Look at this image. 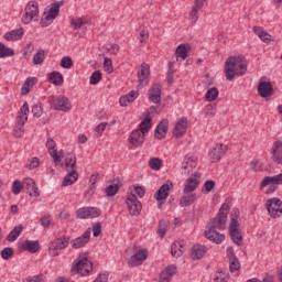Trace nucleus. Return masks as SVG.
<instances>
[{"label":"nucleus","instance_id":"1","mask_svg":"<svg viewBox=\"0 0 282 282\" xmlns=\"http://www.w3.org/2000/svg\"><path fill=\"white\" fill-rule=\"evenodd\" d=\"M230 207L225 203L221 205L218 214L207 224V230H205V237L212 243L219 246L226 241V235L219 234L217 230H224L226 228V221H228V210Z\"/></svg>","mask_w":282,"mask_h":282},{"label":"nucleus","instance_id":"2","mask_svg":"<svg viewBox=\"0 0 282 282\" xmlns=\"http://www.w3.org/2000/svg\"><path fill=\"white\" fill-rule=\"evenodd\" d=\"M248 64L245 56H230L225 62V76L227 80H235V76H246Z\"/></svg>","mask_w":282,"mask_h":282},{"label":"nucleus","instance_id":"3","mask_svg":"<svg viewBox=\"0 0 282 282\" xmlns=\"http://www.w3.org/2000/svg\"><path fill=\"white\" fill-rule=\"evenodd\" d=\"M202 174L199 172H194L185 182V187L183 189V197L180 199V207L186 208L195 204L197 195L193 193L199 186V180Z\"/></svg>","mask_w":282,"mask_h":282},{"label":"nucleus","instance_id":"4","mask_svg":"<svg viewBox=\"0 0 282 282\" xmlns=\"http://www.w3.org/2000/svg\"><path fill=\"white\" fill-rule=\"evenodd\" d=\"M94 270V263L87 259V253H80L78 258L73 262L70 274H82V276H87Z\"/></svg>","mask_w":282,"mask_h":282},{"label":"nucleus","instance_id":"5","mask_svg":"<svg viewBox=\"0 0 282 282\" xmlns=\"http://www.w3.org/2000/svg\"><path fill=\"white\" fill-rule=\"evenodd\" d=\"M28 113H30V106L28 105V101H25L18 112L14 133L15 138H23L24 126L25 122H28Z\"/></svg>","mask_w":282,"mask_h":282},{"label":"nucleus","instance_id":"6","mask_svg":"<svg viewBox=\"0 0 282 282\" xmlns=\"http://www.w3.org/2000/svg\"><path fill=\"white\" fill-rule=\"evenodd\" d=\"M24 12L25 14L22 17V23L25 25L32 23V21H39V2L30 1L25 7Z\"/></svg>","mask_w":282,"mask_h":282},{"label":"nucleus","instance_id":"7","mask_svg":"<svg viewBox=\"0 0 282 282\" xmlns=\"http://www.w3.org/2000/svg\"><path fill=\"white\" fill-rule=\"evenodd\" d=\"M239 220H237V218H231L229 225V235L234 243L241 247L243 246V236L241 235V229H239Z\"/></svg>","mask_w":282,"mask_h":282},{"label":"nucleus","instance_id":"8","mask_svg":"<svg viewBox=\"0 0 282 282\" xmlns=\"http://www.w3.org/2000/svg\"><path fill=\"white\" fill-rule=\"evenodd\" d=\"M51 107L52 109H55V111H72V102H69V98L63 95L54 97Z\"/></svg>","mask_w":282,"mask_h":282},{"label":"nucleus","instance_id":"9","mask_svg":"<svg viewBox=\"0 0 282 282\" xmlns=\"http://www.w3.org/2000/svg\"><path fill=\"white\" fill-rule=\"evenodd\" d=\"M267 210L273 219L282 215V202L280 198L273 197L267 200Z\"/></svg>","mask_w":282,"mask_h":282},{"label":"nucleus","instance_id":"10","mask_svg":"<svg viewBox=\"0 0 282 282\" xmlns=\"http://www.w3.org/2000/svg\"><path fill=\"white\" fill-rule=\"evenodd\" d=\"M127 206L132 217H138L142 213V203L138 200L135 194H131L127 197Z\"/></svg>","mask_w":282,"mask_h":282},{"label":"nucleus","instance_id":"11","mask_svg":"<svg viewBox=\"0 0 282 282\" xmlns=\"http://www.w3.org/2000/svg\"><path fill=\"white\" fill-rule=\"evenodd\" d=\"M61 10L58 9V7H55V4H53L48 12H44L43 18L41 19V26L42 28H50V25H52V23H54V20L58 17Z\"/></svg>","mask_w":282,"mask_h":282},{"label":"nucleus","instance_id":"12","mask_svg":"<svg viewBox=\"0 0 282 282\" xmlns=\"http://www.w3.org/2000/svg\"><path fill=\"white\" fill-rule=\"evenodd\" d=\"M19 250L23 252H30L31 254H36L37 250H41V245L36 240H20L18 242Z\"/></svg>","mask_w":282,"mask_h":282},{"label":"nucleus","instance_id":"13","mask_svg":"<svg viewBox=\"0 0 282 282\" xmlns=\"http://www.w3.org/2000/svg\"><path fill=\"white\" fill-rule=\"evenodd\" d=\"M23 189H25L26 195L30 197H40L41 193L39 192V187L36 186V182L33 178L26 177L22 182Z\"/></svg>","mask_w":282,"mask_h":282},{"label":"nucleus","instance_id":"14","mask_svg":"<svg viewBox=\"0 0 282 282\" xmlns=\"http://www.w3.org/2000/svg\"><path fill=\"white\" fill-rule=\"evenodd\" d=\"M228 151V145H225L223 143H217L208 153L209 159L212 162H219L221 160L223 155H226V152Z\"/></svg>","mask_w":282,"mask_h":282},{"label":"nucleus","instance_id":"15","mask_svg":"<svg viewBox=\"0 0 282 282\" xmlns=\"http://www.w3.org/2000/svg\"><path fill=\"white\" fill-rule=\"evenodd\" d=\"M147 257H149V251L141 249L129 259L128 264L130 268L142 265L147 261Z\"/></svg>","mask_w":282,"mask_h":282},{"label":"nucleus","instance_id":"16","mask_svg":"<svg viewBox=\"0 0 282 282\" xmlns=\"http://www.w3.org/2000/svg\"><path fill=\"white\" fill-rule=\"evenodd\" d=\"M89 237H91V228H88L80 237L70 241L72 248L78 250V248H85L86 243H89Z\"/></svg>","mask_w":282,"mask_h":282},{"label":"nucleus","instance_id":"17","mask_svg":"<svg viewBox=\"0 0 282 282\" xmlns=\"http://www.w3.org/2000/svg\"><path fill=\"white\" fill-rule=\"evenodd\" d=\"M193 169H197V159L194 155L187 154L183 160L182 171L184 175H188Z\"/></svg>","mask_w":282,"mask_h":282},{"label":"nucleus","instance_id":"18","mask_svg":"<svg viewBox=\"0 0 282 282\" xmlns=\"http://www.w3.org/2000/svg\"><path fill=\"white\" fill-rule=\"evenodd\" d=\"M227 257L229 259L230 272H237V270H240L241 262H239V258L235 254V249L232 247L227 248Z\"/></svg>","mask_w":282,"mask_h":282},{"label":"nucleus","instance_id":"19","mask_svg":"<svg viewBox=\"0 0 282 282\" xmlns=\"http://www.w3.org/2000/svg\"><path fill=\"white\" fill-rule=\"evenodd\" d=\"M150 74L151 70L149 69V64L143 63L141 65V69L138 72L139 87H145V85H149Z\"/></svg>","mask_w":282,"mask_h":282},{"label":"nucleus","instance_id":"20","mask_svg":"<svg viewBox=\"0 0 282 282\" xmlns=\"http://www.w3.org/2000/svg\"><path fill=\"white\" fill-rule=\"evenodd\" d=\"M186 129H188V119L181 118L173 129L174 138H182L186 133Z\"/></svg>","mask_w":282,"mask_h":282},{"label":"nucleus","instance_id":"21","mask_svg":"<svg viewBox=\"0 0 282 282\" xmlns=\"http://www.w3.org/2000/svg\"><path fill=\"white\" fill-rule=\"evenodd\" d=\"M144 135H147L145 132L135 129L130 133L129 142L132 147H142L144 144Z\"/></svg>","mask_w":282,"mask_h":282},{"label":"nucleus","instance_id":"22","mask_svg":"<svg viewBox=\"0 0 282 282\" xmlns=\"http://www.w3.org/2000/svg\"><path fill=\"white\" fill-rule=\"evenodd\" d=\"M166 133H169V120L163 119L155 128L154 138L162 140V138H166Z\"/></svg>","mask_w":282,"mask_h":282},{"label":"nucleus","instance_id":"23","mask_svg":"<svg viewBox=\"0 0 282 282\" xmlns=\"http://www.w3.org/2000/svg\"><path fill=\"white\" fill-rule=\"evenodd\" d=\"M149 98L154 105H159L162 101V86L160 84L153 85L150 89Z\"/></svg>","mask_w":282,"mask_h":282},{"label":"nucleus","instance_id":"24","mask_svg":"<svg viewBox=\"0 0 282 282\" xmlns=\"http://www.w3.org/2000/svg\"><path fill=\"white\" fill-rule=\"evenodd\" d=\"M186 252V245H184V241H174L171 246V254L175 259H178V257H182Z\"/></svg>","mask_w":282,"mask_h":282},{"label":"nucleus","instance_id":"25","mask_svg":"<svg viewBox=\"0 0 282 282\" xmlns=\"http://www.w3.org/2000/svg\"><path fill=\"white\" fill-rule=\"evenodd\" d=\"M272 83L270 82H260L258 85V94L261 98H268V96H272Z\"/></svg>","mask_w":282,"mask_h":282},{"label":"nucleus","instance_id":"26","mask_svg":"<svg viewBox=\"0 0 282 282\" xmlns=\"http://www.w3.org/2000/svg\"><path fill=\"white\" fill-rule=\"evenodd\" d=\"M171 191V185L169 183H164L154 194V198L156 202H165L169 197V192Z\"/></svg>","mask_w":282,"mask_h":282},{"label":"nucleus","instance_id":"27","mask_svg":"<svg viewBox=\"0 0 282 282\" xmlns=\"http://www.w3.org/2000/svg\"><path fill=\"white\" fill-rule=\"evenodd\" d=\"M46 148L48 150L50 155L53 158V161L55 164H58L61 162V156H58V151L56 149V142H54V139L50 138L46 141Z\"/></svg>","mask_w":282,"mask_h":282},{"label":"nucleus","instance_id":"28","mask_svg":"<svg viewBox=\"0 0 282 282\" xmlns=\"http://www.w3.org/2000/svg\"><path fill=\"white\" fill-rule=\"evenodd\" d=\"M272 158L275 164L282 163V142L275 141L272 147Z\"/></svg>","mask_w":282,"mask_h":282},{"label":"nucleus","instance_id":"29","mask_svg":"<svg viewBox=\"0 0 282 282\" xmlns=\"http://www.w3.org/2000/svg\"><path fill=\"white\" fill-rule=\"evenodd\" d=\"M206 247L202 245H194L192 247L191 257L192 259L199 261L206 254Z\"/></svg>","mask_w":282,"mask_h":282},{"label":"nucleus","instance_id":"30","mask_svg":"<svg viewBox=\"0 0 282 282\" xmlns=\"http://www.w3.org/2000/svg\"><path fill=\"white\" fill-rule=\"evenodd\" d=\"M54 250H65L69 246V237L63 236L51 243Z\"/></svg>","mask_w":282,"mask_h":282},{"label":"nucleus","instance_id":"31","mask_svg":"<svg viewBox=\"0 0 282 282\" xmlns=\"http://www.w3.org/2000/svg\"><path fill=\"white\" fill-rule=\"evenodd\" d=\"M269 184H273V186H275V184H282V174H278L274 176H265L260 186L261 188H265V186H268Z\"/></svg>","mask_w":282,"mask_h":282},{"label":"nucleus","instance_id":"32","mask_svg":"<svg viewBox=\"0 0 282 282\" xmlns=\"http://www.w3.org/2000/svg\"><path fill=\"white\" fill-rule=\"evenodd\" d=\"M175 56L177 63H182V61H186V58H188V50L186 48V44H180L176 47Z\"/></svg>","mask_w":282,"mask_h":282},{"label":"nucleus","instance_id":"33","mask_svg":"<svg viewBox=\"0 0 282 282\" xmlns=\"http://www.w3.org/2000/svg\"><path fill=\"white\" fill-rule=\"evenodd\" d=\"M24 31L23 28L12 30L4 34L6 41H20L23 37Z\"/></svg>","mask_w":282,"mask_h":282},{"label":"nucleus","instance_id":"34","mask_svg":"<svg viewBox=\"0 0 282 282\" xmlns=\"http://www.w3.org/2000/svg\"><path fill=\"white\" fill-rule=\"evenodd\" d=\"M78 181V172L76 170H72L68 174L64 177L62 186H72L74 182Z\"/></svg>","mask_w":282,"mask_h":282},{"label":"nucleus","instance_id":"35","mask_svg":"<svg viewBox=\"0 0 282 282\" xmlns=\"http://www.w3.org/2000/svg\"><path fill=\"white\" fill-rule=\"evenodd\" d=\"M34 85H36V78L34 77L26 78L24 84L21 87V95L25 96L30 94V87H34Z\"/></svg>","mask_w":282,"mask_h":282},{"label":"nucleus","instance_id":"36","mask_svg":"<svg viewBox=\"0 0 282 282\" xmlns=\"http://www.w3.org/2000/svg\"><path fill=\"white\" fill-rule=\"evenodd\" d=\"M23 232V225L15 226L10 234L7 236V241H17L19 239V236Z\"/></svg>","mask_w":282,"mask_h":282},{"label":"nucleus","instance_id":"37","mask_svg":"<svg viewBox=\"0 0 282 282\" xmlns=\"http://www.w3.org/2000/svg\"><path fill=\"white\" fill-rule=\"evenodd\" d=\"M48 80L56 87H59V85L63 83V74L54 70L50 74Z\"/></svg>","mask_w":282,"mask_h":282},{"label":"nucleus","instance_id":"38","mask_svg":"<svg viewBox=\"0 0 282 282\" xmlns=\"http://www.w3.org/2000/svg\"><path fill=\"white\" fill-rule=\"evenodd\" d=\"M88 23L87 18H72L70 19V25L74 28V30H80L83 25H86Z\"/></svg>","mask_w":282,"mask_h":282},{"label":"nucleus","instance_id":"39","mask_svg":"<svg viewBox=\"0 0 282 282\" xmlns=\"http://www.w3.org/2000/svg\"><path fill=\"white\" fill-rule=\"evenodd\" d=\"M9 56H14V50L0 42V58H8Z\"/></svg>","mask_w":282,"mask_h":282},{"label":"nucleus","instance_id":"40","mask_svg":"<svg viewBox=\"0 0 282 282\" xmlns=\"http://www.w3.org/2000/svg\"><path fill=\"white\" fill-rule=\"evenodd\" d=\"M218 96H219V90L217 89V87H213L207 90L205 95V99L207 100V102H215Z\"/></svg>","mask_w":282,"mask_h":282},{"label":"nucleus","instance_id":"41","mask_svg":"<svg viewBox=\"0 0 282 282\" xmlns=\"http://www.w3.org/2000/svg\"><path fill=\"white\" fill-rule=\"evenodd\" d=\"M199 10H202V7H197V4H194L192 7V12L189 14V21L193 25H195V23H197V21L199 20Z\"/></svg>","mask_w":282,"mask_h":282},{"label":"nucleus","instance_id":"42","mask_svg":"<svg viewBox=\"0 0 282 282\" xmlns=\"http://www.w3.org/2000/svg\"><path fill=\"white\" fill-rule=\"evenodd\" d=\"M66 169H72V171H76V154L74 153H68L66 159Z\"/></svg>","mask_w":282,"mask_h":282},{"label":"nucleus","instance_id":"43","mask_svg":"<svg viewBox=\"0 0 282 282\" xmlns=\"http://www.w3.org/2000/svg\"><path fill=\"white\" fill-rule=\"evenodd\" d=\"M166 228H169V223L164 219H161L159 221V229H158V235L161 239H164L166 236Z\"/></svg>","mask_w":282,"mask_h":282},{"label":"nucleus","instance_id":"44","mask_svg":"<svg viewBox=\"0 0 282 282\" xmlns=\"http://www.w3.org/2000/svg\"><path fill=\"white\" fill-rule=\"evenodd\" d=\"M118 191H120V185L118 184H111L106 187V195L107 197H115V195H118Z\"/></svg>","mask_w":282,"mask_h":282},{"label":"nucleus","instance_id":"45","mask_svg":"<svg viewBox=\"0 0 282 282\" xmlns=\"http://www.w3.org/2000/svg\"><path fill=\"white\" fill-rule=\"evenodd\" d=\"M138 130L141 131V133H149L151 130V118H144V120L139 124Z\"/></svg>","mask_w":282,"mask_h":282},{"label":"nucleus","instance_id":"46","mask_svg":"<svg viewBox=\"0 0 282 282\" xmlns=\"http://www.w3.org/2000/svg\"><path fill=\"white\" fill-rule=\"evenodd\" d=\"M52 221H54V219L50 214L42 216L40 219V224L42 228H50V226H52Z\"/></svg>","mask_w":282,"mask_h":282},{"label":"nucleus","instance_id":"47","mask_svg":"<svg viewBox=\"0 0 282 282\" xmlns=\"http://www.w3.org/2000/svg\"><path fill=\"white\" fill-rule=\"evenodd\" d=\"M228 273H226L225 271L223 270H218L216 273H215V276H214V282H228Z\"/></svg>","mask_w":282,"mask_h":282},{"label":"nucleus","instance_id":"48","mask_svg":"<svg viewBox=\"0 0 282 282\" xmlns=\"http://www.w3.org/2000/svg\"><path fill=\"white\" fill-rule=\"evenodd\" d=\"M43 61H45V51L44 50H40L33 56V63H34V65H42Z\"/></svg>","mask_w":282,"mask_h":282},{"label":"nucleus","instance_id":"49","mask_svg":"<svg viewBox=\"0 0 282 282\" xmlns=\"http://www.w3.org/2000/svg\"><path fill=\"white\" fill-rule=\"evenodd\" d=\"M149 166L152 171H160L162 169V161L159 158H152L149 161Z\"/></svg>","mask_w":282,"mask_h":282},{"label":"nucleus","instance_id":"50","mask_svg":"<svg viewBox=\"0 0 282 282\" xmlns=\"http://www.w3.org/2000/svg\"><path fill=\"white\" fill-rule=\"evenodd\" d=\"M102 80V74L99 70H95L89 79L90 85H98Z\"/></svg>","mask_w":282,"mask_h":282},{"label":"nucleus","instance_id":"51","mask_svg":"<svg viewBox=\"0 0 282 282\" xmlns=\"http://www.w3.org/2000/svg\"><path fill=\"white\" fill-rule=\"evenodd\" d=\"M76 216L78 219H89V207H83L77 209Z\"/></svg>","mask_w":282,"mask_h":282},{"label":"nucleus","instance_id":"52","mask_svg":"<svg viewBox=\"0 0 282 282\" xmlns=\"http://www.w3.org/2000/svg\"><path fill=\"white\" fill-rule=\"evenodd\" d=\"M61 67H63V69H72V67H74V61H72V57H63L61 61Z\"/></svg>","mask_w":282,"mask_h":282},{"label":"nucleus","instance_id":"53","mask_svg":"<svg viewBox=\"0 0 282 282\" xmlns=\"http://www.w3.org/2000/svg\"><path fill=\"white\" fill-rule=\"evenodd\" d=\"M12 254H14V249H12L10 247H7L1 250V257L4 261H8V259H10V257H12Z\"/></svg>","mask_w":282,"mask_h":282},{"label":"nucleus","instance_id":"54","mask_svg":"<svg viewBox=\"0 0 282 282\" xmlns=\"http://www.w3.org/2000/svg\"><path fill=\"white\" fill-rule=\"evenodd\" d=\"M22 188H23V183H21V181H19V180H15L12 184L13 195H19V193H21Z\"/></svg>","mask_w":282,"mask_h":282},{"label":"nucleus","instance_id":"55","mask_svg":"<svg viewBox=\"0 0 282 282\" xmlns=\"http://www.w3.org/2000/svg\"><path fill=\"white\" fill-rule=\"evenodd\" d=\"M102 212H100L99 208L97 207H88V218H96V217H100Z\"/></svg>","mask_w":282,"mask_h":282},{"label":"nucleus","instance_id":"56","mask_svg":"<svg viewBox=\"0 0 282 282\" xmlns=\"http://www.w3.org/2000/svg\"><path fill=\"white\" fill-rule=\"evenodd\" d=\"M32 113L35 118H41V116H43V108L41 107V104L32 107Z\"/></svg>","mask_w":282,"mask_h":282},{"label":"nucleus","instance_id":"57","mask_svg":"<svg viewBox=\"0 0 282 282\" xmlns=\"http://www.w3.org/2000/svg\"><path fill=\"white\" fill-rule=\"evenodd\" d=\"M100 232H102V224L96 223L93 226V235H94V237H100Z\"/></svg>","mask_w":282,"mask_h":282},{"label":"nucleus","instance_id":"58","mask_svg":"<svg viewBox=\"0 0 282 282\" xmlns=\"http://www.w3.org/2000/svg\"><path fill=\"white\" fill-rule=\"evenodd\" d=\"M165 273H167L170 276H175V274H177V267H175V264L167 265Z\"/></svg>","mask_w":282,"mask_h":282},{"label":"nucleus","instance_id":"59","mask_svg":"<svg viewBox=\"0 0 282 282\" xmlns=\"http://www.w3.org/2000/svg\"><path fill=\"white\" fill-rule=\"evenodd\" d=\"M204 188H205V193H210V191L215 188V181L213 180L206 181L204 184Z\"/></svg>","mask_w":282,"mask_h":282},{"label":"nucleus","instance_id":"60","mask_svg":"<svg viewBox=\"0 0 282 282\" xmlns=\"http://www.w3.org/2000/svg\"><path fill=\"white\" fill-rule=\"evenodd\" d=\"M109 281V273H99L94 282H107Z\"/></svg>","mask_w":282,"mask_h":282},{"label":"nucleus","instance_id":"61","mask_svg":"<svg viewBox=\"0 0 282 282\" xmlns=\"http://www.w3.org/2000/svg\"><path fill=\"white\" fill-rule=\"evenodd\" d=\"M174 74H173V63H169V72H167V83H173Z\"/></svg>","mask_w":282,"mask_h":282},{"label":"nucleus","instance_id":"62","mask_svg":"<svg viewBox=\"0 0 282 282\" xmlns=\"http://www.w3.org/2000/svg\"><path fill=\"white\" fill-rule=\"evenodd\" d=\"M40 164L39 158H33L32 161L29 163L28 169L32 171L33 169H37Z\"/></svg>","mask_w":282,"mask_h":282},{"label":"nucleus","instance_id":"63","mask_svg":"<svg viewBox=\"0 0 282 282\" xmlns=\"http://www.w3.org/2000/svg\"><path fill=\"white\" fill-rule=\"evenodd\" d=\"M26 282H43V274L29 276L26 278Z\"/></svg>","mask_w":282,"mask_h":282},{"label":"nucleus","instance_id":"64","mask_svg":"<svg viewBox=\"0 0 282 282\" xmlns=\"http://www.w3.org/2000/svg\"><path fill=\"white\" fill-rule=\"evenodd\" d=\"M171 281V276L165 273V271H162L160 274V279L159 282H170Z\"/></svg>","mask_w":282,"mask_h":282}]
</instances>
